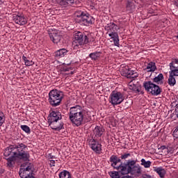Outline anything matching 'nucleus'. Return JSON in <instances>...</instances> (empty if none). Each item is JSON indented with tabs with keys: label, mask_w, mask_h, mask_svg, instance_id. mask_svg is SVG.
Here are the masks:
<instances>
[{
	"label": "nucleus",
	"mask_w": 178,
	"mask_h": 178,
	"mask_svg": "<svg viewBox=\"0 0 178 178\" xmlns=\"http://www.w3.org/2000/svg\"><path fill=\"white\" fill-rule=\"evenodd\" d=\"M121 175H132L134 177L141 176L143 168L137 163V160H128L127 163H121L115 168Z\"/></svg>",
	"instance_id": "nucleus-1"
},
{
	"label": "nucleus",
	"mask_w": 178,
	"mask_h": 178,
	"mask_svg": "<svg viewBox=\"0 0 178 178\" xmlns=\"http://www.w3.org/2000/svg\"><path fill=\"white\" fill-rule=\"evenodd\" d=\"M26 146L23 143H20L17 145H11L7 147L4 150V156L8 157L10 155H14L18 159H22V161H29L30 159V154L26 151Z\"/></svg>",
	"instance_id": "nucleus-2"
},
{
	"label": "nucleus",
	"mask_w": 178,
	"mask_h": 178,
	"mask_svg": "<svg viewBox=\"0 0 178 178\" xmlns=\"http://www.w3.org/2000/svg\"><path fill=\"white\" fill-rule=\"evenodd\" d=\"M69 119L75 126H81L86 120V111L80 106H75L70 108Z\"/></svg>",
	"instance_id": "nucleus-3"
},
{
	"label": "nucleus",
	"mask_w": 178,
	"mask_h": 178,
	"mask_svg": "<svg viewBox=\"0 0 178 178\" xmlns=\"http://www.w3.org/2000/svg\"><path fill=\"white\" fill-rule=\"evenodd\" d=\"M49 102L51 106H59L63 99V92L58 90H52L49 93Z\"/></svg>",
	"instance_id": "nucleus-4"
},
{
	"label": "nucleus",
	"mask_w": 178,
	"mask_h": 178,
	"mask_svg": "<svg viewBox=\"0 0 178 178\" xmlns=\"http://www.w3.org/2000/svg\"><path fill=\"white\" fill-rule=\"evenodd\" d=\"M75 15L78 17L79 23L83 26H90L95 22L94 17L86 12L78 11Z\"/></svg>",
	"instance_id": "nucleus-5"
},
{
	"label": "nucleus",
	"mask_w": 178,
	"mask_h": 178,
	"mask_svg": "<svg viewBox=\"0 0 178 178\" xmlns=\"http://www.w3.org/2000/svg\"><path fill=\"white\" fill-rule=\"evenodd\" d=\"M19 175L21 178L34 177V167L31 163H26L19 169Z\"/></svg>",
	"instance_id": "nucleus-6"
},
{
	"label": "nucleus",
	"mask_w": 178,
	"mask_h": 178,
	"mask_svg": "<svg viewBox=\"0 0 178 178\" xmlns=\"http://www.w3.org/2000/svg\"><path fill=\"white\" fill-rule=\"evenodd\" d=\"M84 44H88V38L82 32L76 31L73 45H74V47H81V45H84Z\"/></svg>",
	"instance_id": "nucleus-7"
},
{
	"label": "nucleus",
	"mask_w": 178,
	"mask_h": 178,
	"mask_svg": "<svg viewBox=\"0 0 178 178\" xmlns=\"http://www.w3.org/2000/svg\"><path fill=\"white\" fill-rule=\"evenodd\" d=\"M144 87L147 92H149L152 95H154L155 97L159 95L161 92H162L161 88L152 81L145 82Z\"/></svg>",
	"instance_id": "nucleus-8"
},
{
	"label": "nucleus",
	"mask_w": 178,
	"mask_h": 178,
	"mask_svg": "<svg viewBox=\"0 0 178 178\" xmlns=\"http://www.w3.org/2000/svg\"><path fill=\"white\" fill-rule=\"evenodd\" d=\"M124 101V96L120 92L113 90L109 97V102L111 105H120Z\"/></svg>",
	"instance_id": "nucleus-9"
},
{
	"label": "nucleus",
	"mask_w": 178,
	"mask_h": 178,
	"mask_svg": "<svg viewBox=\"0 0 178 178\" xmlns=\"http://www.w3.org/2000/svg\"><path fill=\"white\" fill-rule=\"evenodd\" d=\"M89 145L91 149L96 154H101V152H102V145H101L99 142L95 140V139H90Z\"/></svg>",
	"instance_id": "nucleus-10"
},
{
	"label": "nucleus",
	"mask_w": 178,
	"mask_h": 178,
	"mask_svg": "<svg viewBox=\"0 0 178 178\" xmlns=\"http://www.w3.org/2000/svg\"><path fill=\"white\" fill-rule=\"evenodd\" d=\"M121 73L122 76L127 77V79H136L138 77V74L136 71L131 70L128 66L122 69Z\"/></svg>",
	"instance_id": "nucleus-11"
},
{
	"label": "nucleus",
	"mask_w": 178,
	"mask_h": 178,
	"mask_svg": "<svg viewBox=\"0 0 178 178\" xmlns=\"http://www.w3.org/2000/svg\"><path fill=\"white\" fill-rule=\"evenodd\" d=\"M62 120V113L58 111H51L48 117V123H53L54 122H58Z\"/></svg>",
	"instance_id": "nucleus-12"
},
{
	"label": "nucleus",
	"mask_w": 178,
	"mask_h": 178,
	"mask_svg": "<svg viewBox=\"0 0 178 178\" xmlns=\"http://www.w3.org/2000/svg\"><path fill=\"white\" fill-rule=\"evenodd\" d=\"M13 20L14 23H16V24H19V26L27 24V18L25 17L23 14L14 15Z\"/></svg>",
	"instance_id": "nucleus-13"
},
{
	"label": "nucleus",
	"mask_w": 178,
	"mask_h": 178,
	"mask_svg": "<svg viewBox=\"0 0 178 178\" xmlns=\"http://www.w3.org/2000/svg\"><path fill=\"white\" fill-rule=\"evenodd\" d=\"M49 37L54 44H58L62 40V32L54 31L53 33H49Z\"/></svg>",
	"instance_id": "nucleus-14"
},
{
	"label": "nucleus",
	"mask_w": 178,
	"mask_h": 178,
	"mask_svg": "<svg viewBox=\"0 0 178 178\" xmlns=\"http://www.w3.org/2000/svg\"><path fill=\"white\" fill-rule=\"evenodd\" d=\"M49 127L52 130H55L56 131H60L62 129H65L64 124L62 121H54V122L49 123Z\"/></svg>",
	"instance_id": "nucleus-15"
},
{
	"label": "nucleus",
	"mask_w": 178,
	"mask_h": 178,
	"mask_svg": "<svg viewBox=\"0 0 178 178\" xmlns=\"http://www.w3.org/2000/svg\"><path fill=\"white\" fill-rule=\"evenodd\" d=\"M128 88L131 90V91H133L136 94H138V92H140V89L141 88V87L140 86V85L136 83L135 80H131L128 83Z\"/></svg>",
	"instance_id": "nucleus-16"
},
{
	"label": "nucleus",
	"mask_w": 178,
	"mask_h": 178,
	"mask_svg": "<svg viewBox=\"0 0 178 178\" xmlns=\"http://www.w3.org/2000/svg\"><path fill=\"white\" fill-rule=\"evenodd\" d=\"M120 28L113 22H110L109 24H107L105 26V30H106L109 34V33H116L118 30H119Z\"/></svg>",
	"instance_id": "nucleus-17"
},
{
	"label": "nucleus",
	"mask_w": 178,
	"mask_h": 178,
	"mask_svg": "<svg viewBox=\"0 0 178 178\" xmlns=\"http://www.w3.org/2000/svg\"><path fill=\"white\" fill-rule=\"evenodd\" d=\"M76 2V0H58L57 3L60 8H67Z\"/></svg>",
	"instance_id": "nucleus-18"
},
{
	"label": "nucleus",
	"mask_w": 178,
	"mask_h": 178,
	"mask_svg": "<svg viewBox=\"0 0 178 178\" xmlns=\"http://www.w3.org/2000/svg\"><path fill=\"white\" fill-rule=\"evenodd\" d=\"M108 37L113 40L115 47H120L119 43V34L117 32H112L108 33Z\"/></svg>",
	"instance_id": "nucleus-19"
},
{
	"label": "nucleus",
	"mask_w": 178,
	"mask_h": 178,
	"mask_svg": "<svg viewBox=\"0 0 178 178\" xmlns=\"http://www.w3.org/2000/svg\"><path fill=\"white\" fill-rule=\"evenodd\" d=\"M154 171L156 172L161 178H164L166 175V170L162 167H155L154 168Z\"/></svg>",
	"instance_id": "nucleus-20"
},
{
	"label": "nucleus",
	"mask_w": 178,
	"mask_h": 178,
	"mask_svg": "<svg viewBox=\"0 0 178 178\" xmlns=\"http://www.w3.org/2000/svg\"><path fill=\"white\" fill-rule=\"evenodd\" d=\"M68 52L69 51L66 50V49H60L55 52V56L59 59L60 58H63Z\"/></svg>",
	"instance_id": "nucleus-21"
},
{
	"label": "nucleus",
	"mask_w": 178,
	"mask_h": 178,
	"mask_svg": "<svg viewBox=\"0 0 178 178\" xmlns=\"http://www.w3.org/2000/svg\"><path fill=\"white\" fill-rule=\"evenodd\" d=\"M110 162H111V166H113L114 169H116V168H118L116 165L120 162V159L118 158V156L112 155L110 157Z\"/></svg>",
	"instance_id": "nucleus-22"
},
{
	"label": "nucleus",
	"mask_w": 178,
	"mask_h": 178,
	"mask_svg": "<svg viewBox=\"0 0 178 178\" xmlns=\"http://www.w3.org/2000/svg\"><path fill=\"white\" fill-rule=\"evenodd\" d=\"M156 70V64L154 62H150L149 63L146 67L145 68V70L146 72H155Z\"/></svg>",
	"instance_id": "nucleus-23"
},
{
	"label": "nucleus",
	"mask_w": 178,
	"mask_h": 178,
	"mask_svg": "<svg viewBox=\"0 0 178 178\" xmlns=\"http://www.w3.org/2000/svg\"><path fill=\"white\" fill-rule=\"evenodd\" d=\"M93 132L96 137H101L104 134V128L97 126L95 128Z\"/></svg>",
	"instance_id": "nucleus-24"
},
{
	"label": "nucleus",
	"mask_w": 178,
	"mask_h": 178,
	"mask_svg": "<svg viewBox=\"0 0 178 178\" xmlns=\"http://www.w3.org/2000/svg\"><path fill=\"white\" fill-rule=\"evenodd\" d=\"M10 156L7 158V165L8 166H9L10 168H12V166H13V163H15V161H16V156H15L14 154H10Z\"/></svg>",
	"instance_id": "nucleus-25"
},
{
	"label": "nucleus",
	"mask_w": 178,
	"mask_h": 178,
	"mask_svg": "<svg viewBox=\"0 0 178 178\" xmlns=\"http://www.w3.org/2000/svg\"><path fill=\"white\" fill-rule=\"evenodd\" d=\"M99 56H101V52L99 51H95L89 54V58H90L92 60H97Z\"/></svg>",
	"instance_id": "nucleus-26"
},
{
	"label": "nucleus",
	"mask_w": 178,
	"mask_h": 178,
	"mask_svg": "<svg viewBox=\"0 0 178 178\" xmlns=\"http://www.w3.org/2000/svg\"><path fill=\"white\" fill-rule=\"evenodd\" d=\"M169 66L170 69H178V58H172Z\"/></svg>",
	"instance_id": "nucleus-27"
},
{
	"label": "nucleus",
	"mask_w": 178,
	"mask_h": 178,
	"mask_svg": "<svg viewBox=\"0 0 178 178\" xmlns=\"http://www.w3.org/2000/svg\"><path fill=\"white\" fill-rule=\"evenodd\" d=\"M60 178H72L70 172L67 170H63L58 175Z\"/></svg>",
	"instance_id": "nucleus-28"
},
{
	"label": "nucleus",
	"mask_w": 178,
	"mask_h": 178,
	"mask_svg": "<svg viewBox=\"0 0 178 178\" xmlns=\"http://www.w3.org/2000/svg\"><path fill=\"white\" fill-rule=\"evenodd\" d=\"M140 165L145 168H151L152 162L150 161H145L144 159L140 160Z\"/></svg>",
	"instance_id": "nucleus-29"
},
{
	"label": "nucleus",
	"mask_w": 178,
	"mask_h": 178,
	"mask_svg": "<svg viewBox=\"0 0 178 178\" xmlns=\"http://www.w3.org/2000/svg\"><path fill=\"white\" fill-rule=\"evenodd\" d=\"M168 84L170 87H174L176 86V78L172 75H169Z\"/></svg>",
	"instance_id": "nucleus-30"
},
{
	"label": "nucleus",
	"mask_w": 178,
	"mask_h": 178,
	"mask_svg": "<svg viewBox=\"0 0 178 178\" xmlns=\"http://www.w3.org/2000/svg\"><path fill=\"white\" fill-rule=\"evenodd\" d=\"M169 75L174 77L178 76V68H170Z\"/></svg>",
	"instance_id": "nucleus-31"
},
{
	"label": "nucleus",
	"mask_w": 178,
	"mask_h": 178,
	"mask_svg": "<svg viewBox=\"0 0 178 178\" xmlns=\"http://www.w3.org/2000/svg\"><path fill=\"white\" fill-rule=\"evenodd\" d=\"M22 59L24 61V64L26 65V66H33V65H34V62H33V60H28L27 57H26L25 56H22Z\"/></svg>",
	"instance_id": "nucleus-32"
},
{
	"label": "nucleus",
	"mask_w": 178,
	"mask_h": 178,
	"mask_svg": "<svg viewBox=\"0 0 178 178\" xmlns=\"http://www.w3.org/2000/svg\"><path fill=\"white\" fill-rule=\"evenodd\" d=\"M162 80H163V74H159L157 76L154 78L153 81L154 83H160Z\"/></svg>",
	"instance_id": "nucleus-33"
},
{
	"label": "nucleus",
	"mask_w": 178,
	"mask_h": 178,
	"mask_svg": "<svg viewBox=\"0 0 178 178\" xmlns=\"http://www.w3.org/2000/svg\"><path fill=\"white\" fill-rule=\"evenodd\" d=\"M111 178H120V175H119V172L111 171L108 172Z\"/></svg>",
	"instance_id": "nucleus-34"
},
{
	"label": "nucleus",
	"mask_w": 178,
	"mask_h": 178,
	"mask_svg": "<svg viewBox=\"0 0 178 178\" xmlns=\"http://www.w3.org/2000/svg\"><path fill=\"white\" fill-rule=\"evenodd\" d=\"M134 9V3H131V1H128L127 4V10L131 12Z\"/></svg>",
	"instance_id": "nucleus-35"
},
{
	"label": "nucleus",
	"mask_w": 178,
	"mask_h": 178,
	"mask_svg": "<svg viewBox=\"0 0 178 178\" xmlns=\"http://www.w3.org/2000/svg\"><path fill=\"white\" fill-rule=\"evenodd\" d=\"M21 129H22V130H23V131H25V133L30 134V127L29 126L21 125Z\"/></svg>",
	"instance_id": "nucleus-36"
},
{
	"label": "nucleus",
	"mask_w": 178,
	"mask_h": 178,
	"mask_svg": "<svg viewBox=\"0 0 178 178\" xmlns=\"http://www.w3.org/2000/svg\"><path fill=\"white\" fill-rule=\"evenodd\" d=\"M172 136L175 138H178V127L175 129Z\"/></svg>",
	"instance_id": "nucleus-37"
},
{
	"label": "nucleus",
	"mask_w": 178,
	"mask_h": 178,
	"mask_svg": "<svg viewBox=\"0 0 178 178\" xmlns=\"http://www.w3.org/2000/svg\"><path fill=\"white\" fill-rule=\"evenodd\" d=\"M2 124H3V113L0 111V126H2Z\"/></svg>",
	"instance_id": "nucleus-38"
},
{
	"label": "nucleus",
	"mask_w": 178,
	"mask_h": 178,
	"mask_svg": "<svg viewBox=\"0 0 178 178\" xmlns=\"http://www.w3.org/2000/svg\"><path fill=\"white\" fill-rule=\"evenodd\" d=\"M131 154H130V153H127V154H122L120 158L121 159H127V158H129V156H131Z\"/></svg>",
	"instance_id": "nucleus-39"
},
{
	"label": "nucleus",
	"mask_w": 178,
	"mask_h": 178,
	"mask_svg": "<svg viewBox=\"0 0 178 178\" xmlns=\"http://www.w3.org/2000/svg\"><path fill=\"white\" fill-rule=\"evenodd\" d=\"M49 165H50V166H51V168H52V167H54V166H55V160H49Z\"/></svg>",
	"instance_id": "nucleus-40"
},
{
	"label": "nucleus",
	"mask_w": 178,
	"mask_h": 178,
	"mask_svg": "<svg viewBox=\"0 0 178 178\" xmlns=\"http://www.w3.org/2000/svg\"><path fill=\"white\" fill-rule=\"evenodd\" d=\"M48 159H50V160H52V159H56V158L55 157V156H54V155L49 154L48 155Z\"/></svg>",
	"instance_id": "nucleus-41"
},
{
	"label": "nucleus",
	"mask_w": 178,
	"mask_h": 178,
	"mask_svg": "<svg viewBox=\"0 0 178 178\" xmlns=\"http://www.w3.org/2000/svg\"><path fill=\"white\" fill-rule=\"evenodd\" d=\"M161 149H166V146L163 145L161 147Z\"/></svg>",
	"instance_id": "nucleus-42"
},
{
	"label": "nucleus",
	"mask_w": 178,
	"mask_h": 178,
	"mask_svg": "<svg viewBox=\"0 0 178 178\" xmlns=\"http://www.w3.org/2000/svg\"><path fill=\"white\" fill-rule=\"evenodd\" d=\"M3 3V0H0V5H2Z\"/></svg>",
	"instance_id": "nucleus-43"
},
{
	"label": "nucleus",
	"mask_w": 178,
	"mask_h": 178,
	"mask_svg": "<svg viewBox=\"0 0 178 178\" xmlns=\"http://www.w3.org/2000/svg\"><path fill=\"white\" fill-rule=\"evenodd\" d=\"M22 178H34V176H33V177H22Z\"/></svg>",
	"instance_id": "nucleus-44"
},
{
	"label": "nucleus",
	"mask_w": 178,
	"mask_h": 178,
	"mask_svg": "<svg viewBox=\"0 0 178 178\" xmlns=\"http://www.w3.org/2000/svg\"><path fill=\"white\" fill-rule=\"evenodd\" d=\"M124 178H129V176H124Z\"/></svg>",
	"instance_id": "nucleus-45"
}]
</instances>
